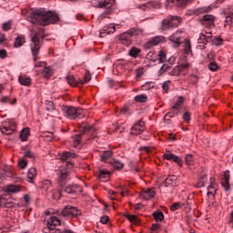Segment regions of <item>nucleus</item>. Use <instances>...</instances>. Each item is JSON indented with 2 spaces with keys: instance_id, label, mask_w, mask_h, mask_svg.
Here are the masks:
<instances>
[{
  "instance_id": "obj_1",
  "label": "nucleus",
  "mask_w": 233,
  "mask_h": 233,
  "mask_svg": "<svg viewBox=\"0 0 233 233\" xmlns=\"http://www.w3.org/2000/svg\"><path fill=\"white\" fill-rule=\"evenodd\" d=\"M28 21L33 23V25H42V26H46L48 25H54L59 21V16L57 14L52 11H45L43 9L36 10L33 12L30 16H28Z\"/></svg>"
},
{
  "instance_id": "obj_2",
  "label": "nucleus",
  "mask_w": 233,
  "mask_h": 233,
  "mask_svg": "<svg viewBox=\"0 0 233 233\" xmlns=\"http://www.w3.org/2000/svg\"><path fill=\"white\" fill-rule=\"evenodd\" d=\"M73 157H76V154L70 153L68 151L64 152L60 156L61 161H66V169H64L58 172L60 185H65V183L68 181V176L70 173L69 170L70 168H72V167H74V162L70 161V159H73Z\"/></svg>"
},
{
  "instance_id": "obj_3",
  "label": "nucleus",
  "mask_w": 233,
  "mask_h": 233,
  "mask_svg": "<svg viewBox=\"0 0 233 233\" xmlns=\"http://www.w3.org/2000/svg\"><path fill=\"white\" fill-rule=\"evenodd\" d=\"M78 130L80 134L75 135L73 137V141L75 143V147H77L79 143H81V139H83V136H94L96 134V127L91 126L87 122H82L78 126Z\"/></svg>"
},
{
  "instance_id": "obj_4",
  "label": "nucleus",
  "mask_w": 233,
  "mask_h": 233,
  "mask_svg": "<svg viewBox=\"0 0 233 233\" xmlns=\"http://www.w3.org/2000/svg\"><path fill=\"white\" fill-rule=\"evenodd\" d=\"M64 116L68 117V119H81L85 117L83 115V109L72 106H64L62 108Z\"/></svg>"
},
{
  "instance_id": "obj_5",
  "label": "nucleus",
  "mask_w": 233,
  "mask_h": 233,
  "mask_svg": "<svg viewBox=\"0 0 233 233\" xmlns=\"http://www.w3.org/2000/svg\"><path fill=\"white\" fill-rule=\"evenodd\" d=\"M139 34H141V30L137 28H131L127 32L120 35L119 41L121 45L128 46L129 45H132V38L134 37V35H139Z\"/></svg>"
},
{
  "instance_id": "obj_6",
  "label": "nucleus",
  "mask_w": 233,
  "mask_h": 233,
  "mask_svg": "<svg viewBox=\"0 0 233 233\" xmlns=\"http://www.w3.org/2000/svg\"><path fill=\"white\" fill-rule=\"evenodd\" d=\"M31 41V51L34 56V61H37L39 59V50L41 49V33H35Z\"/></svg>"
},
{
  "instance_id": "obj_7",
  "label": "nucleus",
  "mask_w": 233,
  "mask_h": 233,
  "mask_svg": "<svg viewBox=\"0 0 233 233\" xmlns=\"http://www.w3.org/2000/svg\"><path fill=\"white\" fill-rule=\"evenodd\" d=\"M181 25V18L178 16H171L162 21V30H172V28H177Z\"/></svg>"
},
{
  "instance_id": "obj_8",
  "label": "nucleus",
  "mask_w": 233,
  "mask_h": 233,
  "mask_svg": "<svg viewBox=\"0 0 233 233\" xmlns=\"http://www.w3.org/2000/svg\"><path fill=\"white\" fill-rule=\"evenodd\" d=\"M60 214L62 218L70 219L72 218H77L78 216H81V210L77 209V208L74 206H66Z\"/></svg>"
},
{
  "instance_id": "obj_9",
  "label": "nucleus",
  "mask_w": 233,
  "mask_h": 233,
  "mask_svg": "<svg viewBox=\"0 0 233 233\" xmlns=\"http://www.w3.org/2000/svg\"><path fill=\"white\" fill-rule=\"evenodd\" d=\"M66 183V180L63 185H61V183H59V178H58L59 192H61L62 190H64L66 194H77V192L79 193L83 192V188L81 187V186L77 184H72L65 187Z\"/></svg>"
},
{
  "instance_id": "obj_10",
  "label": "nucleus",
  "mask_w": 233,
  "mask_h": 233,
  "mask_svg": "<svg viewBox=\"0 0 233 233\" xmlns=\"http://www.w3.org/2000/svg\"><path fill=\"white\" fill-rule=\"evenodd\" d=\"M145 130V122L143 121V119H140L137 122H136L134 126L131 127L130 134L132 136H139V134H143Z\"/></svg>"
},
{
  "instance_id": "obj_11",
  "label": "nucleus",
  "mask_w": 233,
  "mask_h": 233,
  "mask_svg": "<svg viewBox=\"0 0 233 233\" xmlns=\"http://www.w3.org/2000/svg\"><path fill=\"white\" fill-rule=\"evenodd\" d=\"M183 34V30H177L173 35L169 36V41L171 43H174V46L177 47L181 43H183V36L181 35Z\"/></svg>"
},
{
  "instance_id": "obj_12",
  "label": "nucleus",
  "mask_w": 233,
  "mask_h": 233,
  "mask_svg": "<svg viewBox=\"0 0 233 233\" xmlns=\"http://www.w3.org/2000/svg\"><path fill=\"white\" fill-rule=\"evenodd\" d=\"M116 28H119V25L109 24L104 26V28L100 30V37H105L106 35H108V34H114Z\"/></svg>"
},
{
  "instance_id": "obj_13",
  "label": "nucleus",
  "mask_w": 233,
  "mask_h": 233,
  "mask_svg": "<svg viewBox=\"0 0 233 233\" xmlns=\"http://www.w3.org/2000/svg\"><path fill=\"white\" fill-rule=\"evenodd\" d=\"M164 158L167 159V161H174L178 167H183V160H181V157L174 155V153L164 154Z\"/></svg>"
},
{
  "instance_id": "obj_14",
  "label": "nucleus",
  "mask_w": 233,
  "mask_h": 233,
  "mask_svg": "<svg viewBox=\"0 0 233 233\" xmlns=\"http://www.w3.org/2000/svg\"><path fill=\"white\" fill-rule=\"evenodd\" d=\"M116 0H100L98 2L99 8H106V14H110V9L114 6Z\"/></svg>"
},
{
  "instance_id": "obj_15",
  "label": "nucleus",
  "mask_w": 233,
  "mask_h": 233,
  "mask_svg": "<svg viewBox=\"0 0 233 233\" xmlns=\"http://www.w3.org/2000/svg\"><path fill=\"white\" fill-rule=\"evenodd\" d=\"M216 20V17L212 15H206L203 16V18L200 20L201 25L204 26H214V21Z\"/></svg>"
},
{
  "instance_id": "obj_16",
  "label": "nucleus",
  "mask_w": 233,
  "mask_h": 233,
  "mask_svg": "<svg viewBox=\"0 0 233 233\" xmlns=\"http://www.w3.org/2000/svg\"><path fill=\"white\" fill-rule=\"evenodd\" d=\"M139 195L142 199H152L156 196V191L152 188H146L142 189Z\"/></svg>"
},
{
  "instance_id": "obj_17",
  "label": "nucleus",
  "mask_w": 233,
  "mask_h": 233,
  "mask_svg": "<svg viewBox=\"0 0 233 233\" xmlns=\"http://www.w3.org/2000/svg\"><path fill=\"white\" fill-rule=\"evenodd\" d=\"M223 181L221 183L222 187L225 188V190L230 189V172L225 171L223 175Z\"/></svg>"
},
{
  "instance_id": "obj_18",
  "label": "nucleus",
  "mask_w": 233,
  "mask_h": 233,
  "mask_svg": "<svg viewBox=\"0 0 233 233\" xmlns=\"http://www.w3.org/2000/svg\"><path fill=\"white\" fill-rule=\"evenodd\" d=\"M159 3L157 2H147L146 4H142L138 6L140 10H152V8H159Z\"/></svg>"
},
{
  "instance_id": "obj_19",
  "label": "nucleus",
  "mask_w": 233,
  "mask_h": 233,
  "mask_svg": "<svg viewBox=\"0 0 233 233\" xmlns=\"http://www.w3.org/2000/svg\"><path fill=\"white\" fill-rule=\"evenodd\" d=\"M109 165L115 168V170H121L123 167H125V164L121 162L119 159L112 158L108 161Z\"/></svg>"
},
{
  "instance_id": "obj_20",
  "label": "nucleus",
  "mask_w": 233,
  "mask_h": 233,
  "mask_svg": "<svg viewBox=\"0 0 233 233\" xmlns=\"http://www.w3.org/2000/svg\"><path fill=\"white\" fill-rule=\"evenodd\" d=\"M179 110H181L179 107H177L176 106H173L169 112H167L166 114V116H164V119H166L167 121H168V119H167V117H174L175 116H177L179 114Z\"/></svg>"
},
{
  "instance_id": "obj_21",
  "label": "nucleus",
  "mask_w": 233,
  "mask_h": 233,
  "mask_svg": "<svg viewBox=\"0 0 233 233\" xmlns=\"http://www.w3.org/2000/svg\"><path fill=\"white\" fill-rule=\"evenodd\" d=\"M66 81H67L68 85H70L71 86H77V85H83V83H84L83 80H77L72 75H69L66 77Z\"/></svg>"
},
{
  "instance_id": "obj_22",
  "label": "nucleus",
  "mask_w": 233,
  "mask_h": 233,
  "mask_svg": "<svg viewBox=\"0 0 233 233\" xmlns=\"http://www.w3.org/2000/svg\"><path fill=\"white\" fill-rule=\"evenodd\" d=\"M163 36H155L151 40L148 41V46H157L159 43H163Z\"/></svg>"
},
{
  "instance_id": "obj_23",
  "label": "nucleus",
  "mask_w": 233,
  "mask_h": 233,
  "mask_svg": "<svg viewBox=\"0 0 233 233\" xmlns=\"http://www.w3.org/2000/svg\"><path fill=\"white\" fill-rule=\"evenodd\" d=\"M173 61H176V58L171 57L169 59V64H164L159 70V74H165V72H167V70H170L172 68L171 63H173Z\"/></svg>"
},
{
  "instance_id": "obj_24",
  "label": "nucleus",
  "mask_w": 233,
  "mask_h": 233,
  "mask_svg": "<svg viewBox=\"0 0 233 233\" xmlns=\"http://www.w3.org/2000/svg\"><path fill=\"white\" fill-rule=\"evenodd\" d=\"M35 176H37V170L35 167H31L27 172V179L29 180V183H34Z\"/></svg>"
},
{
  "instance_id": "obj_25",
  "label": "nucleus",
  "mask_w": 233,
  "mask_h": 233,
  "mask_svg": "<svg viewBox=\"0 0 233 233\" xmlns=\"http://www.w3.org/2000/svg\"><path fill=\"white\" fill-rule=\"evenodd\" d=\"M177 180V178L176 177V176H169L165 179L164 186L165 187H174V184L176 183Z\"/></svg>"
},
{
  "instance_id": "obj_26",
  "label": "nucleus",
  "mask_w": 233,
  "mask_h": 233,
  "mask_svg": "<svg viewBox=\"0 0 233 233\" xmlns=\"http://www.w3.org/2000/svg\"><path fill=\"white\" fill-rule=\"evenodd\" d=\"M125 218H127L128 221L133 223V225H139L141 223V220H139V218L136 215L126 214Z\"/></svg>"
},
{
  "instance_id": "obj_27",
  "label": "nucleus",
  "mask_w": 233,
  "mask_h": 233,
  "mask_svg": "<svg viewBox=\"0 0 233 233\" xmlns=\"http://www.w3.org/2000/svg\"><path fill=\"white\" fill-rule=\"evenodd\" d=\"M110 177V172L106 169H101L98 172V179H104L103 181H108Z\"/></svg>"
},
{
  "instance_id": "obj_28",
  "label": "nucleus",
  "mask_w": 233,
  "mask_h": 233,
  "mask_svg": "<svg viewBox=\"0 0 233 233\" xmlns=\"http://www.w3.org/2000/svg\"><path fill=\"white\" fill-rule=\"evenodd\" d=\"M2 134H5V136H12L14 134V126H4L1 128Z\"/></svg>"
},
{
  "instance_id": "obj_29",
  "label": "nucleus",
  "mask_w": 233,
  "mask_h": 233,
  "mask_svg": "<svg viewBox=\"0 0 233 233\" xmlns=\"http://www.w3.org/2000/svg\"><path fill=\"white\" fill-rule=\"evenodd\" d=\"M190 1L192 0H167L168 3H173V5H177V6H187Z\"/></svg>"
},
{
  "instance_id": "obj_30",
  "label": "nucleus",
  "mask_w": 233,
  "mask_h": 233,
  "mask_svg": "<svg viewBox=\"0 0 233 233\" xmlns=\"http://www.w3.org/2000/svg\"><path fill=\"white\" fill-rule=\"evenodd\" d=\"M19 83L22 84L24 86H30L32 85V79L26 76H19L18 79Z\"/></svg>"
},
{
  "instance_id": "obj_31",
  "label": "nucleus",
  "mask_w": 233,
  "mask_h": 233,
  "mask_svg": "<svg viewBox=\"0 0 233 233\" xmlns=\"http://www.w3.org/2000/svg\"><path fill=\"white\" fill-rule=\"evenodd\" d=\"M29 136H30V129L28 127L24 128L20 132V139H22L23 141H26Z\"/></svg>"
},
{
  "instance_id": "obj_32",
  "label": "nucleus",
  "mask_w": 233,
  "mask_h": 233,
  "mask_svg": "<svg viewBox=\"0 0 233 233\" xmlns=\"http://www.w3.org/2000/svg\"><path fill=\"white\" fill-rule=\"evenodd\" d=\"M5 192H8L9 194H15L16 192H19V187L15 185H9L5 187Z\"/></svg>"
},
{
  "instance_id": "obj_33",
  "label": "nucleus",
  "mask_w": 233,
  "mask_h": 233,
  "mask_svg": "<svg viewBox=\"0 0 233 233\" xmlns=\"http://www.w3.org/2000/svg\"><path fill=\"white\" fill-rule=\"evenodd\" d=\"M153 217L157 222L163 221V219H165V215L162 213V211H155L153 213Z\"/></svg>"
},
{
  "instance_id": "obj_34",
  "label": "nucleus",
  "mask_w": 233,
  "mask_h": 233,
  "mask_svg": "<svg viewBox=\"0 0 233 233\" xmlns=\"http://www.w3.org/2000/svg\"><path fill=\"white\" fill-rule=\"evenodd\" d=\"M1 205L5 208H12V207H14V202L6 200L5 198L1 197Z\"/></svg>"
},
{
  "instance_id": "obj_35",
  "label": "nucleus",
  "mask_w": 233,
  "mask_h": 233,
  "mask_svg": "<svg viewBox=\"0 0 233 233\" xmlns=\"http://www.w3.org/2000/svg\"><path fill=\"white\" fill-rule=\"evenodd\" d=\"M139 54H141V49L137 48V47H133L130 49L129 51V56L131 57H139Z\"/></svg>"
},
{
  "instance_id": "obj_36",
  "label": "nucleus",
  "mask_w": 233,
  "mask_h": 233,
  "mask_svg": "<svg viewBox=\"0 0 233 233\" xmlns=\"http://www.w3.org/2000/svg\"><path fill=\"white\" fill-rule=\"evenodd\" d=\"M113 153L112 151H105L101 154V159L102 161L107 162L110 157H112Z\"/></svg>"
},
{
  "instance_id": "obj_37",
  "label": "nucleus",
  "mask_w": 233,
  "mask_h": 233,
  "mask_svg": "<svg viewBox=\"0 0 233 233\" xmlns=\"http://www.w3.org/2000/svg\"><path fill=\"white\" fill-rule=\"evenodd\" d=\"M50 187H52V181L50 180L42 181V186H41L42 190H45V192H46L47 190L50 189Z\"/></svg>"
},
{
  "instance_id": "obj_38",
  "label": "nucleus",
  "mask_w": 233,
  "mask_h": 233,
  "mask_svg": "<svg viewBox=\"0 0 233 233\" xmlns=\"http://www.w3.org/2000/svg\"><path fill=\"white\" fill-rule=\"evenodd\" d=\"M23 45H25V38H23V36L16 37V39L15 41V47L19 48V47L23 46Z\"/></svg>"
},
{
  "instance_id": "obj_39",
  "label": "nucleus",
  "mask_w": 233,
  "mask_h": 233,
  "mask_svg": "<svg viewBox=\"0 0 233 233\" xmlns=\"http://www.w3.org/2000/svg\"><path fill=\"white\" fill-rule=\"evenodd\" d=\"M1 103L6 104L8 103L9 105H15L17 103V99H14L13 101L10 99V96H3L1 99Z\"/></svg>"
},
{
  "instance_id": "obj_40",
  "label": "nucleus",
  "mask_w": 233,
  "mask_h": 233,
  "mask_svg": "<svg viewBox=\"0 0 233 233\" xmlns=\"http://www.w3.org/2000/svg\"><path fill=\"white\" fill-rule=\"evenodd\" d=\"M185 54L188 55L192 53V46H190V41L186 40L184 44Z\"/></svg>"
},
{
  "instance_id": "obj_41",
  "label": "nucleus",
  "mask_w": 233,
  "mask_h": 233,
  "mask_svg": "<svg viewBox=\"0 0 233 233\" xmlns=\"http://www.w3.org/2000/svg\"><path fill=\"white\" fill-rule=\"evenodd\" d=\"M147 99H148L147 95H137L135 96V101H137V103H146Z\"/></svg>"
},
{
  "instance_id": "obj_42",
  "label": "nucleus",
  "mask_w": 233,
  "mask_h": 233,
  "mask_svg": "<svg viewBox=\"0 0 233 233\" xmlns=\"http://www.w3.org/2000/svg\"><path fill=\"white\" fill-rule=\"evenodd\" d=\"M44 77H46L47 79L49 77H52V68L48 67V66H45L44 67Z\"/></svg>"
},
{
  "instance_id": "obj_43",
  "label": "nucleus",
  "mask_w": 233,
  "mask_h": 233,
  "mask_svg": "<svg viewBox=\"0 0 233 233\" xmlns=\"http://www.w3.org/2000/svg\"><path fill=\"white\" fill-rule=\"evenodd\" d=\"M46 110H47V112H52L54 110V102H52L50 100H46Z\"/></svg>"
},
{
  "instance_id": "obj_44",
  "label": "nucleus",
  "mask_w": 233,
  "mask_h": 233,
  "mask_svg": "<svg viewBox=\"0 0 233 233\" xmlns=\"http://www.w3.org/2000/svg\"><path fill=\"white\" fill-rule=\"evenodd\" d=\"M198 41L200 45H207V43H208V41L207 40V36H205V33L200 34Z\"/></svg>"
},
{
  "instance_id": "obj_45",
  "label": "nucleus",
  "mask_w": 233,
  "mask_h": 233,
  "mask_svg": "<svg viewBox=\"0 0 233 233\" xmlns=\"http://www.w3.org/2000/svg\"><path fill=\"white\" fill-rule=\"evenodd\" d=\"M157 56L159 63H165V61H167V54H165L163 51H159Z\"/></svg>"
},
{
  "instance_id": "obj_46",
  "label": "nucleus",
  "mask_w": 233,
  "mask_h": 233,
  "mask_svg": "<svg viewBox=\"0 0 233 233\" xmlns=\"http://www.w3.org/2000/svg\"><path fill=\"white\" fill-rule=\"evenodd\" d=\"M208 68H209V70H211V72H216L217 70L219 69V66H218V63H216V62H211L208 65Z\"/></svg>"
},
{
  "instance_id": "obj_47",
  "label": "nucleus",
  "mask_w": 233,
  "mask_h": 233,
  "mask_svg": "<svg viewBox=\"0 0 233 233\" xmlns=\"http://www.w3.org/2000/svg\"><path fill=\"white\" fill-rule=\"evenodd\" d=\"M190 112L187 111L184 113L182 119H184L185 123H190L191 121V116H190Z\"/></svg>"
},
{
  "instance_id": "obj_48",
  "label": "nucleus",
  "mask_w": 233,
  "mask_h": 233,
  "mask_svg": "<svg viewBox=\"0 0 233 233\" xmlns=\"http://www.w3.org/2000/svg\"><path fill=\"white\" fill-rule=\"evenodd\" d=\"M185 101V99L183 98V96H179L177 101L175 103L174 106H177V108H182L183 106V102Z\"/></svg>"
},
{
  "instance_id": "obj_49",
  "label": "nucleus",
  "mask_w": 233,
  "mask_h": 233,
  "mask_svg": "<svg viewBox=\"0 0 233 233\" xmlns=\"http://www.w3.org/2000/svg\"><path fill=\"white\" fill-rule=\"evenodd\" d=\"M179 208H181V203L179 202H175L170 207V210H172V212H176V210H179Z\"/></svg>"
},
{
  "instance_id": "obj_50",
  "label": "nucleus",
  "mask_w": 233,
  "mask_h": 233,
  "mask_svg": "<svg viewBox=\"0 0 233 233\" xmlns=\"http://www.w3.org/2000/svg\"><path fill=\"white\" fill-rule=\"evenodd\" d=\"M214 185H216V183H214V178L211 177L210 178V186L208 187V196H214V193H212V191H210V188H214Z\"/></svg>"
},
{
  "instance_id": "obj_51",
  "label": "nucleus",
  "mask_w": 233,
  "mask_h": 233,
  "mask_svg": "<svg viewBox=\"0 0 233 233\" xmlns=\"http://www.w3.org/2000/svg\"><path fill=\"white\" fill-rule=\"evenodd\" d=\"M233 21V13L229 14L228 16H226L225 25L224 26L227 27V25H230Z\"/></svg>"
},
{
  "instance_id": "obj_52",
  "label": "nucleus",
  "mask_w": 233,
  "mask_h": 233,
  "mask_svg": "<svg viewBox=\"0 0 233 233\" xmlns=\"http://www.w3.org/2000/svg\"><path fill=\"white\" fill-rule=\"evenodd\" d=\"M185 159H186L187 165H193V163H194V157L192 155H187Z\"/></svg>"
},
{
  "instance_id": "obj_53",
  "label": "nucleus",
  "mask_w": 233,
  "mask_h": 233,
  "mask_svg": "<svg viewBox=\"0 0 233 233\" xmlns=\"http://www.w3.org/2000/svg\"><path fill=\"white\" fill-rule=\"evenodd\" d=\"M25 157H29L30 159H34V157H35V155L34 154V152L30 151V150H25L24 153Z\"/></svg>"
},
{
  "instance_id": "obj_54",
  "label": "nucleus",
  "mask_w": 233,
  "mask_h": 233,
  "mask_svg": "<svg viewBox=\"0 0 233 233\" xmlns=\"http://www.w3.org/2000/svg\"><path fill=\"white\" fill-rule=\"evenodd\" d=\"M150 88H154V84L152 82H147L145 85L142 86V90H150Z\"/></svg>"
},
{
  "instance_id": "obj_55",
  "label": "nucleus",
  "mask_w": 233,
  "mask_h": 233,
  "mask_svg": "<svg viewBox=\"0 0 233 233\" xmlns=\"http://www.w3.org/2000/svg\"><path fill=\"white\" fill-rule=\"evenodd\" d=\"M18 165H19L20 168H22L24 170L28 166V162H26V160H25V159H22L18 162Z\"/></svg>"
},
{
  "instance_id": "obj_56",
  "label": "nucleus",
  "mask_w": 233,
  "mask_h": 233,
  "mask_svg": "<svg viewBox=\"0 0 233 233\" xmlns=\"http://www.w3.org/2000/svg\"><path fill=\"white\" fill-rule=\"evenodd\" d=\"M140 150H142V152H145L146 154H150V152H152L153 147H141Z\"/></svg>"
},
{
  "instance_id": "obj_57",
  "label": "nucleus",
  "mask_w": 233,
  "mask_h": 233,
  "mask_svg": "<svg viewBox=\"0 0 233 233\" xmlns=\"http://www.w3.org/2000/svg\"><path fill=\"white\" fill-rule=\"evenodd\" d=\"M179 72H181L179 66H177L173 68V70L169 73V76H179Z\"/></svg>"
},
{
  "instance_id": "obj_58",
  "label": "nucleus",
  "mask_w": 233,
  "mask_h": 233,
  "mask_svg": "<svg viewBox=\"0 0 233 233\" xmlns=\"http://www.w3.org/2000/svg\"><path fill=\"white\" fill-rule=\"evenodd\" d=\"M52 233H74V231L70 230V229H55L52 230Z\"/></svg>"
},
{
  "instance_id": "obj_59",
  "label": "nucleus",
  "mask_w": 233,
  "mask_h": 233,
  "mask_svg": "<svg viewBox=\"0 0 233 233\" xmlns=\"http://www.w3.org/2000/svg\"><path fill=\"white\" fill-rule=\"evenodd\" d=\"M203 12H210V7H200L196 11V14H203Z\"/></svg>"
},
{
  "instance_id": "obj_60",
  "label": "nucleus",
  "mask_w": 233,
  "mask_h": 233,
  "mask_svg": "<svg viewBox=\"0 0 233 233\" xmlns=\"http://www.w3.org/2000/svg\"><path fill=\"white\" fill-rule=\"evenodd\" d=\"M189 66H190V64L186 63V64H181L180 66H178V68L181 72V70H188Z\"/></svg>"
},
{
  "instance_id": "obj_61",
  "label": "nucleus",
  "mask_w": 233,
  "mask_h": 233,
  "mask_svg": "<svg viewBox=\"0 0 233 233\" xmlns=\"http://www.w3.org/2000/svg\"><path fill=\"white\" fill-rule=\"evenodd\" d=\"M143 74H145V67H140L137 70V77H142Z\"/></svg>"
},
{
  "instance_id": "obj_62",
  "label": "nucleus",
  "mask_w": 233,
  "mask_h": 233,
  "mask_svg": "<svg viewBox=\"0 0 233 233\" xmlns=\"http://www.w3.org/2000/svg\"><path fill=\"white\" fill-rule=\"evenodd\" d=\"M161 228V225L160 224H153L151 227V230H153V232H157V230H160Z\"/></svg>"
},
{
  "instance_id": "obj_63",
  "label": "nucleus",
  "mask_w": 233,
  "mask_h": 233,
  "mask_svg": "<svg viewBox=\"0 0 233 233\" xmlns=\"http://www.w3.org/2000/svg\"><path fill=\"white\" fill-rule=\"evenodd\" d=\"M12 28V25L10 24V22H7V23H5L3 25V29L5 31V32H8V30H10Z\"/></svg>"
},
{
  "instance_id": "obj_64",
  "label": "nucleus",
  "mask_w": 233,
  "mask_h": 233,
  "mask_svg": "<svg viewBox=\"0 0 233 233\" xmlns=\"http://www.w3.org/2000/svg\"><path fill=\"white\" fill-rule=\"evenodd\" d=\"M35 66L37 68H45L46 66V62H38L35 64Z\"/></svg>"
}]
</instances>
